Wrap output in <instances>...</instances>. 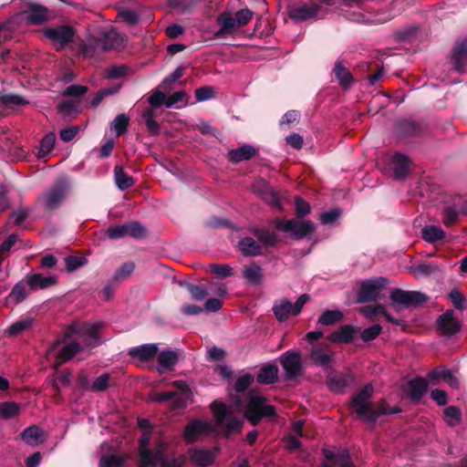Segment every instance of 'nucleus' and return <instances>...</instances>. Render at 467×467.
<instances>
[{"mask_svg":"<svg viewBox=\"0 0 467 467\" xmlns=\"http://www.w3.org/2000/svg\"><path fill=\"white\" fill-rule=\"evenodd\" d=\"M71 190V181L68 176L63 175L38 197L37 201L43 209L53 212L60 208Z\"/></svg>","mask_w":467,"mask_h":467,"instance_id":"nucleus-1","label":"nucleus"},{"mask_svg":"<svg viewBox=\"0 0 467 467\" xmlns=\"http://www.w3.org/2000/svg\"><path fill=\"white\" fill-rule=\"evenodd\" d=\"M373 394V386L370 383L366 384L358 393L352 396L348 402V407L353 409L356 416L362 420H373L375 414L370 411V399Z\"/></svg>","mask_w":467,"mask_h":467,"instance_id":"nucleus-2","label":"nucleus"},{"mask_svg":"<svg viewBox=\"0 0 467 467\" xmlns=\"http://www.w3.org/2000/svg\"><path fill=\"white\" fill-rule=\"evenodd\" d=\"M388 284L389 279L382 276L363 280L357 293V303L366 304L376 301Z\"/></svg>","mask_w":467,"mask_h":467,"instance_id":"nucleus-3","label":"nucleus"},{"mask_svg":"<svg viewBox=\"0 0 467 467\" xmlns=\"http://www.w3.org/2000/svg\"><path fill=\"white\" fill-rule=\"evenodd\" d=\"M275 228L280 232L290 233L296 240L303 239L316 230L311 221H298L296 219H276L275 221Z\"/></svg>","mask_w":467,"mask_h":467,"instance_id":"nucleus-4","label":"nucleus"},{"mask_svg":"<svg viewBox=\"0 0 467 467\" xmlns=\"http://www.w3.org/2000/svg\"><path fill=\"white\" fill-rule=\"evenodd\" d=\"M279 362L285 371V380H293L302 375V355L299 351H285L279 357Z\"/></svg>","mask_w":467,"mask_h":467,"instance_id":"nucleus-5","label":"nucleus"},{"mask_svg":"<svg viewBox=\"0 0 467 467\" xmlns=\"http://www.w3.org/2000/svg\"><path fill=\"white\" fill-rule=\"evenodd\" d=\"M389 298L395 304L404 306L417 307L423 305L429 299L428 296L420 291L403 290L401 288H393L390 291Z\"/></svg>","mask_w":467,"mask_h":467,"instance_id":"nucleus-6","label":"nucleus"},{"mask_svg":"<svg viewBox=\"0 0 467 467\" xmlns=\"http://www.w3.org/2000/svg\"><path fill=\"white\" fill-rule=\"evenodd\" d=\"M423 130V122L413 119H400L393 128L394 135L399 140L418 137Z\"/></svg>","mask_w":467,"mask_h":467,"instance_id":"nucleus-7","label":"nucleus"},{"mask_svg":"<svg viewBox=\"0 0 467 467\" xmlns=\"http://www.w3.org/2000/svg\"><path fill=\"white\" fill-rule=\"evenodd\" d=\"M75 34L74 28L66 25L47 27L44 30V36L53 43L58 44L59 49L65 48L72 43Z\"/></svg>","mask_w":467,"mask_h":467,"instance_id":"nucleus-8","label":"nucleus"},{"mask_svg":"<svg viewBox=\"0 0 467 467\" xmlns=\"http://www.w3.org/2000/svg\"><path fill=\"white\" fill-rule=\"evenodd\" d=\"M180 467L176 460H167L161 451H152L151 450H142L140 453V462L138 467Z\"/></svg>","mask_w":467,"mask_h":467,"instance_id":"nucleus-9","label":"nucleus"},{"mask_svg":"<svg viewBox=\"0 0 467 467\" xmlns=\"http://www.w3.org/2000/svg\"><path fill=\"white\" fill-rule=\"evenodd\" d=\"M320 8L317 4L295 3L288 5L287 14L292 20L301 22L316 17Z\"/></svg>","mask_w":467,"mask_h":467,"instance_id":"nucleus-10","label":"nucleus"},{"mask_svg":"<svg viewBox=\"0 0 467 467\" xmlns=\"http://www.w3.org/2000/svg\"><path fill=\"white\" fill-rule=\"evenodd\" d=\"M453 315V310L450 309L439 316L436 320L437 329L444 336L451 337L461 330V322Z\"/></svg>","mask_w":467,"mask_h":467,"instance_id":"nucleus-11","label":"nucleus"},{"mask_svg":"<svg viewBox=\"0 0 467 467\" xmlns=\"http://www.w3.org/2000/svg\"><path fill=\"white\" fill-rule=\"evenodd\" d=\"M453 69L459 73L464 72L467 65V37L456 41L451 50Z\"/></svg>","mask_w":467,"mask_h":467,"instance_id":"nucleus-12","label":"nucleus"},{"mask_svg":"<svg viewBox=\"0 0 467 467\" xmlns=\"http://www.w3.org/2000/svg\"><path fill=\"white\" fill-rule=\"evenodd\" d=\"M355 382L354 376L348 373L334 374L331 373L327 377V386L330 391L334 393H342L345 389Z\"/></svg>","mask_w":467,"mask_h":467,"instance_id":"nucleus-13","label":"nucleus"},{"mask_svg":"<svg viewBox=\"0 0 467 467\" xmlns=\"http://www.w3.org/2000/svg\"><path fill=\"white\" fill-rule=\"evenodd\" d=\"M391 166L396 180L403 181L411 171V161L402 153H395L391 160Z\"/></svg>","mask_w":467,"mask_h":467,"instance_id":"nucleus-14","label":"nucleus"},{"mask_svg":"<svg viewBox=\"0 0 467 467\" xmlns=\"http://www.w3.org/2000/svg\"><path fill=\"white\" fill-rule=\"evenodd\" d=\"M360 332V327L352 325H342L337 330L329 334L327 338L332 343L348 344L354 340L355 334Z\"/></svg>","mask_w":467,"mask_h":467,"instance_id":"nucleus-15","label":"nucleus"},{"mask_svg":"<svg viewBox=\"0 0 467 467\" xmlns=\"http://www.w3.org/2000/svg\"><path fill=\"white\" fill-rule=\"evenodd\" d=\"M257 150L250 145L244 144L237 149H233L228 152L227 158L233 163H239L244 161H250L255 157Z\"/></svg>","mask_w":467,"mask_h":467,"instance_id":"nucleus-16","label":"nucleus"},{"mask_svg":"<svg viewBox=\"0 0 467 467\" xmlns=\"http://www.w3.org/2000/svg\"><path fill=\"white\" fill-rule=\"evenodd\" d=\"M48 9L38 4H30L26 11V18L32 25L39 26L48 21Z\"/></svg>","mask_w":467,"mask_h":467,"instance_id":"nucleus-17","label":"nucleus"},{"mask_svg":"<svg viewBox=\"0 0 467 467\" xmlns=\"http://www.w3.org/2000/svg\"><path fill=\"white\" fill-rule=\"evenodd\" d=\"M278 367L273 363H267L263 365V367L259 369L256 381L262 385H271L277 381L278 379Z\"/></svg>","mask_w":467,"mask_h":467,"instance_id":"nucleus-18","label":"nucleus"},{"mask_svg":"<svg viewBox=\"0 0 467 467\" xmlns=\"http://www.w3.org/2000/svg\"><path fill=\"white\" fill-rule=\"evenodd\" d=\"M410 399L418 402L428 390L429 384L426 379L419 377L408 382Z\"/></svg>","mask_w":467,"mask_h":467,"instance_id":"nucleus-19","label":"nucleus"},{"mask_svg":"<svg viewBox=\"0 0 467 467\" xmlns=\"http://www.w3.org/2000/svg\"><path fill=\"white\" fill-rule=\"evenodd\" d=\"M238 248L245 257H254L262 254V246L253 237L245 236L238 242Z\"/></svg>","mask_w":467,"mask_h":467,"instance_id":"nucleus-20","label":"nucleus"},{"mask_svg":"<svg viewBox=\"0 0 467 467\" xmlns=\"http://www.w3.org/2000/svg\"><path fill=\"white\" fill-rule=\"evenodd\" d=\"M243 277L252 285H260L264 279V270L256 263H252L244 266Z\"/></svg>","mask_w":467,"mask_h":467,"instance_id":"nucleus-21","label":"nucleus"},{"mask_svg":"<svg viewBox=\"0 0 467 467\" xmlns=\"http://www.w3.org/2000/svg\"><path fill=\"white\" fill-rule=\"evenodd\" d=\"M333 73L338 81L339 86L347 90L351 88L354 83V78L351 72L342 64L341 61H337L333 68Z\"/></svg>","mask_w":467,"mask_h":467,"instance_id":"nucleus-22","label":"nucleus"},{"mask_svg":"<svg viewBox=\"0 0 467 467\" xmlns=\"http://www.w3.org/2000/svg\"><path fill=\"white\" fill-rule=\"evenodd\" d=\"M158 347L155 344H145L133 348L130 350L129 355L137 358L143 362L153 359L158 354Z\"/></svg>","mask_w":467,"mask_h":467,"instance_id":"nucleus-23","label":"nucleus"},{"mask_svg":"<svg viewBox=\"0 0 467 467\" xmlns=\"http://www.w3.org/2000/svg\"><path fill=\"white\" fill-rule=\"evenodd\" d=\"M272 310L277 321L283 323L289 318L290 315H293L294 308L293 304L284 298L275 301Z\"/></svg>","mask_w":467,"mask_h":467,"instance_id":"nucleus-24","label":"nucleus"},{"mask_svg":"<svg viewBox=\"0 0 467 467\" xmlns=\"http://www.w3.org/2000/svg\"><path fill=\"white\" fill-rule=\"evenodd\" d=\"M57 283L56 276H44L42 274H33L27 277L26 284L31 290L46 289Z\"/></svg>","mask_w":467,"mask_h":467,"instance_id":"nucleus-25","label":"nucleus"},{"mask_svg":"<svg viewBox=\"0 0 467 467\" xmlns=\"http://www.w3.org/2000/svg\"><path fill=\"white\" fill-rule=\"evenodd\" d=\"M257 396L250 398L246 409L244 412V418L253 425L257 426L263 419L261 410L258 405Z\"/></svg>","mask_w":467,"mask_h":467,"instance_id":"nucleus-26","label":"nucleus"},{"mask_svg":"<svg viewBox=\"0 0 467 467\" xmlns=\"http://www.w3.org/2000/svg\"><path fill=\"white\" fill-rule=\"evenodd\" d=\"M190 458L194 464L207 467L213 463L215 453L211 450H194L191 451Z\"/></svg>","mask_w":467,"mask_h":467,"instance_id":"nucleus-27","label":"nucleus"},{"mask_svg":"<svg viewBox=\"0 0 467 467\" xmlns=\"http://www.w3.org/2000/svg\"><path fill=\"white\" fill-rule=\"evenodd\" d=\"M217 23L221 25V28L215 33V36H223L231 30L239 28L235 17L230 12H223L217 17Z\"/></svg>","mask_w":467,"mask_h":467,"instance_id":"nucleus-28","label":"nucleus"},{"mask_svg":"<svg viewBox=\"0 0 467 467\" xmlns=\"http://www.w3.org/2000/svg\"><path fill=\"white\" fill-rule=\"evenodd\" d=\"M114 179L117 187L120 191H126L135 184L134 178L125 172L121 165H116L114 167Z\"/></svg>","mask_w":467,"mask_h":467,"instance_id":"nucleus-29","label":"nucleus"},{"mask_svg":"<svg viewBox=\"0 0 467 467\" xmlns=\"http://www.w3.org/2000/svg\"><path fill=\"white\" fill-rule=\"evenodd\" d=\"M22 440L29 445L40 444L45 441V433L36 425L25 429L21 434Z\"/></svg>","mask_w":467,"mask_h":467,"instance_id":"nucleus-30","label":"nucleus"},{"mask_svg":"<svg viewBox=\"0 0 467 467\" xmlns=\"http://www.w3.org/2000/svg\"><path fill=\"white\" fill-rule=\"evenodd\" d=\"M207 423L201 420H195L185 427L184 438L188 442H192L199 435L207 431Z\"/></svg>","mask_w":467,"mask_h":467,"instance_id":"nucleus-31","label":"nucleus"},{"mask_svg":"<svg viewBox=\"0 0 467 467\" xmlns=\"http://www.w3.org/2000/svg\"><path fill=\"white\" fill-rule=\"evenodd\" d=\"M26 285L23 280L16 283L6 296V303L17 305L23 302L27 297Z\"/></svg>","mask_w":467,"mask_h":467,"instance_id":"nucleus-32","label":"nucleus"},{"mask_svg":"<svg viewBox=\"0 0 467 467\" xmlns=\"http://www.w3.org/2000/svg\"><path fill=\"white\" fill-rule=\"evenodd\" d=\"M251 233L265 246H275L279 242L278 236L266 229L254 228Z\"/></svg>","mask_w":467,"mask_h":467,"instance_id":"nucleus-33","label":"nucleus"},{"mask_svg":"<svg viewBox=\"0 0 467 467\" xmlns=\"http://www.w3.org/2000/svg\"><path fill=\"white\" fill-rule=\"evenodd\" d=\"M152 400L162 403L166 401H171L173 404V407L175 408H182L185 406V401L182 396L178 394L176 391H167V392H161L157 393L152 398Z\"/></svg>","mask_w":467,"mask_h":467,"instance_id":"nucleus-34","label":"nucleus"},{"mask_svg":"<svg viewBox=\"0 0 467 467\" xmlns=\"http://www.w3.org/2000/svg\"><path fill=\"white\" fill-rule=\"evenodd\" d=\"M178 360V354L173 350H164L158 355L159 365L166 370H172Z\"/></svg>","mask_w":467,"mask_h":467,"instance_id":"nucleus-35","label":"nucleus"},{"mask_svg":"<svg viewBox=\"0 0 467 467\" xmlns=\"http://www.w3.org/2000/svg\"><path fill=\"white\" fill-rule=\"evenodd\" d=\"M81 346L78 342L72 341L65 346L57 352V358L60 362H66L71 359L77 353L81 350Z\"/></svg>","mask_w":467,"mask_h":467,"instance_id":"nucleus-36","label":"nucleus"},{"mask_svg":"<svg viewBox=\"0 0 467 467\" xmlns=\"http://www.w3.org/2000/svg\"><path fill=\"white\" fill-rule=\"evenodd\" d=\"M99 42L104 51L110 50L119 45L120 35L115 30L103 32Z\"/></svg>","mask_w":467,"mask_h":467,"instance_id":"nucleus-37","label":"nucleus"},{"mask_svg":"<svg viewBox=\"0 0 467 467\" xmlns=\"http://www.w3.org/2000/svg\"><path fill=\"white\" fill-rule=\"evenodd\" d=\"M21 412L20 405L14 401H4L0 403V418L9 420L18 416Z\"/></svg>","mask_w":467,"mask_h":467,"instance_id":"nucleus-38","label":"nucleus"},{"mask_svg":"<svg viewBox=\"0 0 467 467\" xmlns=\"http://www.w3.org/2000/svg\"><path fill=\"white\" fill-rule=\"evenodd\" d=\"M421 236L429 243H435L436 241L442 240L445 237V233L438 226L427 225L421 229Z\"/></svg>","mask_w":467,"mask_h":467,"instance_id":"nucleus-39","label":"nucleus"},{"mask_svg":"<svg viewBox=\"0 0 467 467\" xmlns=\"http://www.w3.org/2000/svg\"><path fill=\"white\" fill-rule=\"evenodd\" d=\"M127 457L123 454H103L99 459V467H123Z\"/></svg>","mask_w":467,"mask_h":467,"instance_id":"nucleus-40","label":"nucleus"},{"mask_svg":"<svg viewBox=\"0 0 467 467\" xmlns=\"http://www.w3.org/2000/svg\"><path fill=\"white\" fill-rule=\"evenodd\" d=\"M135 264L132 261H127L123 263L115 272L114 275L111 277L113 282H123L127 280L131 274L134 272Z\"/></svg>","mask_w":467,"mask_h":467,"instance_id":"nucleus-41","label":"nucleus"},{"mask_svg":"<svg viewBox=\"0 0 467 467\" xmlns=\"http://www.w3.org/2000/svg\"><path fill=\"white\" fill-rule=\"evenodd\" d=\"M344 318V314L340 310H325L318 318V323L323 326L334 325Z\"/></svg>","mask_w":467,"mask_h":467,"instance_id":"nucleus-42","label":"nucleus"},{"mask_svg":"<svg viewBox=\"0 0 467 467\" xmlns=\"http://www.w3.org/2000/svg\"><path fill=\"white\" fill-rule=\"evenodd\" d=\"M79 101L78 100H62L57 105V111L64 116L70 117L72 115H78L80 113L79 109Z\"/></svg>","mask_w":467,"mask_h":467,"instance_id":"nucleus-43","label":"nucleus"},{"mask_svg":"<svg viewBox=\"0 0 467 467\" xmlns=\"http://www.w3.org/2000/svg\"><path fill=\"white\" fill-rule=\"evenodd\" d=\"M129 124L130 117L125 113H121L117 115V117L110 123V129L114 130L116 131V135L119 137L127 131Z\"/></svg>","mask_w":467,"mask_h":467,"instance_id":"nucleus-44","label":"nucleus"},{"mask_svg":"<svg viewBox=\"0 0 467 467\" xmlns=\"http://www.w3.org/2000/svg\"><path fill=\"white\" fill-rule=\"evenodd\" d=\"M142 118L145 120V125L147 127L148 131L151 135H159L161 132L160 124L154 119V112L152 109H148L143 111Z\"/></svg>","mask_w":467,"mask_h":467,"instance_id":"nucleus-45","label":"nucleus"},{"mask_svg":"<svg viewBox=\"0 0 467 467\" xmlns=\"http://www.w3.org/2000/svg\"><path fill=\"white\" fill-rule=\"evenodd\" d=\"M310 358L316 365L322 367H327L332 360L331 356L318 347L312 348Z\"/></svg>","mask_w":467,"mask_h":467,"instance_id":"nucleus-46","label":"nucleus"},{"mask_svg":"<svg viewBox=\"0 0 467 467\" xmlns=\"http://www.w3.org/2000/svg\"><path fill=\"white\" fill-rule=\"evenodd\" d=\"M211 409L217 424L222 425L228 416V410L225 404L219 400H213L211 403Z\"/></svg>","mask_w":467,"mask_h":467,"instance_id":"nucleus-47","label":"nucleus"},{"mask_svg":"<svg viewBox=\"0 0 467 467\" xmlns=\"http://www.w3.org/2000/svg\"><path fill=\"white\" fill-rule=\"evenodd\" d=\"M0 102H2L7 108H13L15 106H23L28 104V101L25 99L23 97L11 93H0Z\"/></svg>","mask_w":467,"mask_h":467,"instance_id":"nucleus-48","label":"nucleus"},{"mask_svg":"<svg viewBox=\"0 0 467 467\" xmlns=\"http://www.w3.org/2000/svg\"><path fill=\"white\" fill-rule=\"evenodd\" d=\"M127 235L136 239L142 238L146 235L147 231L138 221H129L126 223Z\"/></svg>","mask_w":467,"mask_h":467,"instance_id":"nucleus-49","label":"nucleus"},{"mask_svg":"<svg viewBox=\"0 0 467 467\" xmlns=\"http://www.w3.org/2000/svg\"><path fill=\"white\" fill-rule=\"evenodd\" d=\"M184 286L187 288L192 297L197 301H202L208 296L207 287L203 285H197L191 283H185Z\"/></svg>","mask_w":467,"mask_h":467,"instance_id":"nucleus-50","label":"nucleus"},{"mask_svg":"<svg viewBox=\"0 0 467 467\" xmlns=\"http://www.w3.org/2000/svg\"><path fill=\"white\" fill-rule=\"evenodd\" d=\"M449 298L457 310H464L467 307L466 297L459 289H452L449 293Z\"/></svg>","mask_w":467,"mask_h":467,"instance_id":"nucleus-51","label":"nucleus"},{"mask_svg":"<svg viewBox=\"0 0 467 467\" xmlns=\"http://www.w3.org/2000/svg\"><path fill=\"white\" fill-rule=\"evenodd\" d=\"M418 31L419 26L411 25L397 30L394 36L398 41H406L415 36Z\"/></svg>","mask_w":467,"mask_h":467,"instance_id":"nucleus-52","label":"nucleus"},{"mask_svg":"<svg viewBox=\"0 0 467 467\" xmlns=\"http://www.w3.org/2000/svg\"><path fill=\"white\" fill-rule=\"evenodd\" d=\"M32 323H33L32 318H26V319L18 320V321L15 322L14 324H12L8 327V329H7L8 334L10 336H17V335L21 334L22 332H24L25 330L30 328L32 326Z\"/></svg>","mask_w":467,"mask_h":467,"instance_id":"nucleus-53","label":"nucleus"},{"mask_svg":"<svg viewBox=\"0 0 467 467\" xmlns=\"http://www.w3.org/2000/svg\"><path fill=\"white\" fill-rule=\"evenodd\" d=\"M382 327L379 324H375L363 329L360 333V337L364 342H369L376 339L380 335Z\"/></svg>","mask_w":467,"mask_h":467,"instance_id":"nucleus-54","label":"nucleus"},{"mask_svg":"<svg viewBox=\"0 0 467 467\" xmlns=\"http://www.w3.org/2000/svg\"><path fill=\"white\" fill-rule=\"evenodd\" d=\"M461 211L458 212L455 208L451 206H446L443 209V223L445 226H452L454 225L459 219V215Z\"/></svg>","mask_w":467,"mask_h":467,"instance_id":"nucleus-55","label":"nucleus"},{"mask_svg":"<svg viewBox=\"0 0 467 467\" xmlns=\"http://www.w3.org/2000/svg\"><path fill=\"white\" fill-rule=\"evenodd\" d=\"M66 267L68 272H73L88 263L84 256L68 255L65 258Z\"/></svg>","mask_w":467,"mask_h":467,"instance_id":"nucleus-56","label":"nucleus"},{"mask_svg":"<svg viewBox=\"0 0 467 467\" xmlns=\"http://www.w3.org/2000/svg\"><path fill=\"white\" fill-rule=\"evenodd\" d=\"M443 414L445 417L451 419L450 420L447 421L449 426H454L462 420V411L456 406H449L445 408L443 410Z\"/></svg>","mask_w":467,"mask_h":467,"instance_id":"nucleus-57","label":"nucleus"},{"mask_svg":"<svg viewBox=\"0 0 467 467\" xmlns=\"http://www.w3.org/2000/svg\"><path fill=\"white\" fill-rule=\"evenodd\" d=\"M253 381L254 377L251 374L246 373L236 379L234 389L236 392L242 393L250 388Z\"/></svg>","mask_w":467,"mask_h":467,"instance_id":"nucleus-58","label":"nucleus"},{"mask_svg":"<svg viewBox=\"0 0 467 467\" xmlns=\"http://www.w3.org/2000/svg\"><path fill=\"white\" fill-rule=\"evenodd\" d=\"M296 215L298 219H303L311 212L310 204L301 197H296L295 200Z\"/></svg>","mask_w":467,"mask_h":467,"instance_id":"nucleus-59","label":"nucleus"},{"mask_svg":"<svg viewBox=\"0 0 467 467\" xmlns=\"http://www.w3.org/2000/svg\"><path fill=\"white\" fill-rule=\"evenodd\" d=\"M212 272L220 278H226L234 275V269L229 265H210Z\"/></svg>","mask_w":467,"mask_h":467,"instance_id":"nucleus-60","label":"nucleus"},{"mask_svg":"<svg viewBox=\"0 0 467 467\" xmlns=\"http://www.w3.org/2000/svg\"><path fill=\"white\" fill-rule=\"evenodd\" d=\"M126 223L111 225L108 228L106 234L109 239H120L127 235Z\"/></svg>","mask_w":467,"mask_h":467,"instance_id":"nucleus-61","label":"nucleus"},{"mask_svg":"<svg viewBox=\"0 0 467 467\" xmlns=\"http://www.w3.org/2000/svg\"><path fill=\"white\" fill-rule=\"evenodd\" d=\"M263 199L265 202L274 208H281L282 203L280 198L275 191L269 188L263 192Z\"/></svg>","mask_w":467,"mask_h":467,"instance_id":"nucleus-62","label":"nucleus"},{"mask_svg":"<svg viewBox=\"0 0 467 467\" xmlns=\"http://www.w3.org/2000/svg\"><path fill=\"white\" fill-rule=\"evenodd\" d=\"M88 88L87 86L74 84L67 87L63 94L67 97L81 98L88 92Z\"/></svg>","mask_w":467,"mask_h":467,"instance_id":"nucleus-63","label":"nucleus"},{"mask_svg":"<svg viewBox=\"0 0 467 467\" xmlns=\"http://www.w3.org/2000/svg\"><path fill=\"white\" fill-rule=\"evenodd\" d=\"M438 270H439L438 265L433 263H422V264H419L413 267V271L415 273H418L423 276H429Z\"/></svg>","mask_w":467,"mask_h":467,"instance_id":"nucleus-64","label":"nucleus"}]
</instances>
